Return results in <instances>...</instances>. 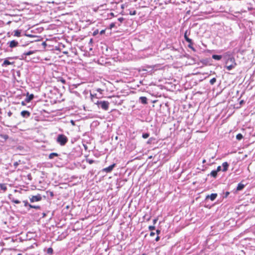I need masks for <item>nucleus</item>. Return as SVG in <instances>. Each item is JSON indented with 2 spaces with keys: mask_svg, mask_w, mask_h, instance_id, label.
Listing matches in <instances>:
<instances>
[{
  "mask_svg": "<svg viewBox=\"0 0 255 255\" xmlns=\"http://www.w3.org/2000/svg\"><path fill=\"white\" fill-rule=\"evenodd\" d=\"M229 194H230L229 192H228V191L224 193V195L223 196V198H227L228 196V195H229Z\"/></svg>",
  "mask_w": 255,
  "mask_h": 255,
  "instance_id": "28",
  "label": "nucleus"
},
{
  "mask_svg": "<svg viewBox=\"0 0 255 255\" xmlns=\"http://www.w3.org/2000/svg\"><path fill=\"white\" fill-rule=\"evenodd\" d=\"M105 31H106V30H105V29H103V30H101V31L100 32V34L101 35H103V34H105Z\"/></svg>",
  "mask_w": 255,
  "mask_h": 255,
  "instance_id": "37",
  "label": "nucleus"
},
{
  "mask_svg": "<svg viewBox=\"0 0 255 255\" xmlns=\"http://www.w3.org/2000/svg\"><path fill=\"white\" fill-rule=\"evenodd\" d=\"M136 13V12L135 10H133L132 12L130 11L129 12V14L130 15H135Z\"/></svg>",
  "mask_w": 255,
  "mask_h": 255,
  "instance_id": "36",
  "label": "nucleus"
},
{
  "mask_svg": "<svg viewBox=\"0 0 255 255\" xmlns=\"http://www.w3.org/2000/svg\"><path fill=\"white\" fill-rule=\"evenodd\" d=\"M21 104H22V105H25V103H24V102H23H23H21Z\"/></svg>",
  "mask_w": 255,
  "mask_h": 255,
  "instance_id": "50",
  "label": "nucleus"
},
{
  "mask_svg": "<svg viewBox=\"0 0 255 255\" xmlns=\"http://www.w3.org/2000/svg\"><path fill=\"white\" fill-rule=\"evenodd\" d=\"M237 65L235 59L234 57H229L226 62L225 67L229 71L235 68Z\"/></svg>",
  "mask_w": 255,
  "mask_h": 255,
  "instance_id": "1",
  "label": "nucleus"
},
{
  "mask_svg": "<svg viewBox=\"0 0 255 255\" xmlns=\"http://www.w3.org/2000/svg\"><path fill=\"white\" fill-rule=\"evenodd\" d=\"M98 33H99V30H98V29H96V30H95L94 31V32H93V35L94 36H96V35H97Z\"/></svg>",
  "mask_w": 255,
  "mask_h": 255,
  "instance_id": "29",
  "label": "nucleus"
},
{
  "mask_svg": "<svg viewBox=\"0 0 255 255\" xmlns=\"http://www.w3.org/2000/svg\"><path fill=\"white\" fill-rule=\"evenodd\" d=\"M30 201L31 203L40 201L42 199V197L40 194H37V195L32 196L31 197L29 198Z\"/></svg>",
  "mask_w": 255,
  "mask_h": 255,
  "instance_id": "5",
  "label": "nucleus"
},
{
  "mask_svg": "<svg viewBox=\"0 0 255 255\" xmlns=\"http://www.w3.org/2000/svg\"><path fill=\"white\" fill-rule=\"evenodd\" d=\"M245 186L244 184H242V183H240L238 184V185L237 187L236 190L237 191H241L244 188Z\"/></svg>",
  "mask_w": 255,
  "mask_h": 255,
  "instance_id": "14",
  "label": "nucleus"
},
{
  "mask_svg": "<svg viewBox=\"0 0 255 255\" xmlns=\"http://www.w3.org/2000/svg\"><path fill=\"white\" fill-rule=\"evenodd\" d=\"M139 102L142 104H147V99L145 97H140L139 99Z\"/></svg>",
  "mask_w": 255,
  "mask_h": 255,
  "instance_id": "12",
  "label": "nucleus"
},
{
  "mask_svg": "<svg viewBox=\"0 0 255 255\" xmlns=\"http://www.w3.org/2000/svg\"><path fill=\"white\" fill-rule=\"evenodd\" d=\"M20 115L23 118H28L30 116V113L27 111H22Z\"/></svg>",
  "mask_w": 255,
  "mask_h": 255,
  "instance_id": "9",
  "label": "nucleus"
},
{
  "mask_svg": "<svg viewBox=\"0 0 255 255\" xmlns=\"http://www.w3.org/2000/svg\"><path fill=\"white\" fill-rule=\"evenodd\" d=\"M34 98V95L33 94L29 95L28 93L27 94V97L25 100V101L28 103L30 102Z\"/></svg>",
  "mask_w": 255,
  "mask_h": 255,
  "instance_id": "11",
  "label": "nucleus"
},
{
  "mask_svg": "<svg viewBox=\"0 0 255 255\" xmlns=\"http://www.w3.org/2000/svg\"><path fill=\"white\" fill-rule=\"evenodd\" d=\"M17 255H22L21 254H18Z\"/></svg>",
  "mask_w": 255,
  "mask_h": 255,
  "instance_id": "56",
  "label": "nucleus"
},
{
  "mask_svg": "<svg viewBox=\"0 0 255 255\" xmlns=\"http://www.w3.org/2000/svg\"><path fill=\"white\" fill-rule=\"evenodd\" d=\"M222 56L219 55H213L212 58L215 60H220L222 58Z\"/></svg>",
  "mask_w": 255,
  "mask_h": 255,
  "instance_id": "20",
  "label": "nucleus"
},
{
  "mask_svg": "<svg viewBox=\"0 0 255 255\" xmlns=\"http://www.w3.org/2000/svg\"><path fill=\"white\" fill-rule=\"evenodd\" d=\"M221 170H222L221 169V166H219L217 167V169L216 170V171L217 172H218L220 171Z\"/></svg>",
  "mask_w": 255,
  "mask_h": 255,
  "instance_id": "34",
  "label": "nucleus"
},
{
  "mask_svg": "<svg viewBox=\"0 0 255 255\" xmlns=\"http://www.w3.org/2000/svg\"><path fill=\"white\" fill-rule=\"evenodd\" d=\"M42 45H43V46H45L46 45V42H43L42 43Z\"/></svg>",
  "mask_w": 255,
  "mask_h": 255,
  "instance_id": "48",
  "label": "nucleus"
},
{
  "mask_svg": "<svg viewBox=\"0 0 255 255\" xmlns=\"http://www.w3.org/2000/svg\"><path fill=\"white\" fill-rule=\"evenodd\" d=\"M192 44H193V43H192V44L189 43V44H188V47H189L190 48H191V49H193V50H195V49H194V48L193 47V46H192Z\"/></svg>",
  "mask_w": 255,
  "mask_h": 255,
  "instance_id": "38",
  "label": "nucleus"
},
{
  "mask_svg": "<svg viewBox=\"0 0 255 255\" xmlns=\"http://www.w3.org/2000/svg\"><path fill=\"white\" fill-rule=\"evenodd\" d=\"M216 78H213L210 80V83L211 85H213L216 83Z\"/></svg>",
  "mask_w": 255,
  "mask_h": 255,
  "instance_id": "26",
  "label": "nucleus"
},
{
  "mask_svg": "<svg viewBox=\"0 0 255 255\" xmlns=\"http://www.w3.org/2000/svg\"><path fill=\"white\" fill-rule=\"evenodd\" d=\"M155 227H154V226H149V227H148V229H149V230L150 231L154 230H155Z\"/></svg>",
  "mask_w": 255,
  "mask_h": 255,
  "instance_id": "31",
  "label": "nucleus"
},
{
  "mask_svg": "<svg viewBox=\"0 0 255 255\" xmlns=\"http://www.w3.org/2000/svg\"><path fill=\"white\" fill-rule=\"evenodd\" d=\"M87 161L91 164L94 162V161L92 159H88Z\"/></svg>",
  "mask_w": 255,
  "mask_h": 255,
  "instance_id": "35",
  "label": "nucleus"
},
{
  "mask_svg": "<svg viewBox=\"0 0 255 255\" xmlns=\"http://www.w3.org/2000/svg\"><path fill=\"white\" fill-rule=\"evenodd\" d=\"M154 235H155V233H154V232H151L150 233V236L151 237H153Z\"/></svg>",
  "mask_w": 255,
  "mask_h": 255,
  "instance_id": "43",
  "label": "nucleus"
},
{
  "mask_svg": "<svg viewBox=\"0 0 255 255\" xmlns=\"http://www.w3.org/2000/svg\"><path fill=\"white\" fill-rule=\"evenodd\" d=\"M205 162H206V160H205V159H204V160H203V161H202V163H205Z\"/></svg>",
  "mask_w": 255,
  "mask_h": 255,
  "instance_id": "51",
  "label": "nucleus"
},
{
  "mask_svg": "<svg viewBox=\"0 0 255 255\" xmlns=\"http://www.w3.org/2000/svg\"><path fill=\"white\" fill-rule=\"evenodd\" d=\"M229 166V164H228V163L227 162H225L223 163V164H222V166H223L222 171L223 172L226 171L228 170Z\"/></svg>",
  "mask_w": 255,
  "mask_h": 255,
  "instance_id": "13",
  "label": "nucleus"
},
{
  "mask_svg": "<svg viewBox=\"0 0 255 255\" xmlns=\"http://www.w3.org/2000/svg\"><path fill=\"white\" fill-rule=\"evenodd\" d=\"M34 52L33 51H29L28 52H25L22 54L21 57L22 59L26 58V56L30 55L34 53Z\"/></svg>",
  "mask_w": 255,
  "mask_h": 255,
  "instance_id": "10",
  "label": "nucleus"
},
{
  "mask_svg": "<svg viewBox=\"0 0 255 255\" xmlns=\"http://www.w3.org/2000/svg\"><path fill=\"white\" fill-rule=\"evenodd\" d=\"M46 253L48 255H52L53 253V250L52 248H49L46 250Z\"/></svg>",
  "mask_w": 255,
  "mask_h": 255,
  "instance_id": "23",
  "label": "nucleus"
},
{
  "mask_svg": "<svg viewBox=\"0 0 255 255\" xmlns=\"http://www.w3.org/2000/svg\"><path fill=\"white\" fill-rule=\"evenodd\" d=\"M159 239H160L159 237V236H157V237H156V239H155V241H156V242H158V241L159 240Z\"/></svg>",
  "mask_w": 255,
  "mask_h": 255,
  "instance_id": "45",
  "label": "nucleus"
},
{
  "mask_svg": "<svg viewBox=\"0 0 255 255\" xmlns=\"http://www.w3.org/2000/svg\"><path fill=\"white\" fill-rule=\"evenodd\" d=\"M97 91L99 92H101L102 91V90L101 89H98L97 90Z\"/></svg>",
  "mask_w": 255,
  "mask_h": 255,
  "instance_id": "49",
  "label": "nucleus"
},
{
  "mask_svg": "<svg viewBox=\"0 0 255 255\" xmlns=\"http://www.w3.org/2000/svg\"><path fill=\"white\" fill-rule=\"evenodd\" d=\"M45 216V214H43V217H44Z\"/></svg>",
  "mask_w": 255,
  "mask_h": 255,
  "instance_id": "55",
  "label": "nucleus"
},
{
  "mask_svg": "<svg viewBox=\"0 0 255 255\" xmlns=\"http://www.w3.org/2000/svg\"><path fill=\"white\" fill-rule=\"evenodd\" d=\"M11 195H9V198L11 200V202L15 203V204H19L20 203V202L17 199H15L14 198H11Z\"/></svg>",
  "mask_w": 255,
  "mask_h": 255,
  "instance_id": "19",
  "label": "nucleus"
},
{
  "mask_svg": "<svg viewBox=\"0 0 255 255\" xmlns=\"http://www.w3.org/2000/svg\"><path fill=\"white\" fill-rule=\"evenodd\" d=\"M21 35V31L19 30H15L14 31V36L19 37Z\"/></svg>",
  "mask_w": 255,
  "mask_h": 255,
  "instance_id": "21",
  "label": "nucleus"
},
{
  "mask_svg": "<svg viewBox=\"0 0 255 255\" xmlns=\"http://www.w3.org/2000/svg\"><path fill=\"white\" fill-rule=\"evenodd\" d=\"M118 20L120 22L122 23L124 20V18L123 17H120L118 19Z\"/></svg>",
  "mask_w": 255,
  "mask_h": 255,
  "instance_id": "32",
  "label": "nucleus"
},
{
  "mask_svg": "<svg viewBox=\"0 0 255 255\" xmlns=\"http://www.w3.org/2000/svg\"><path fill=\"white\" fill-rule=\"evenodd\" d=\"M7 44H9V46L12 48L16 47L18 45V42L15 40L8 42Z\"/></svg>",
  "mask_w": 255,
  "mask_h": 255,
  "instance_id": "8",
  "label": "nucleus"
},
{
  "mask_svg": "<svg viewBox=\"0 0 255 255\" xmlns=\"http://www.w3.org/2000/svg\"><path fill=\"white\" fill-rule=\"evenodd\" d=\"M117 99H118L117 98L115 97V100H113L112 102L115 103H117Z\"/></svg>",
  "mask_w": 255,
  "mask_h": 255,
  "instance_id": "42",
  "label": "nucleus"
},
{
  "mask_svg": "<svg viewBox=\"0 0 255 255\" xmlns=\"http://www.w3.org/2000/svg\"><path fill=\"white\" fill-rule=\"evenodd\" d=\"M95 104L98 105L99 108H101L105 111H107L109 109L110 103L108 101L98 100Z\"/></svg>",
  "mask_w": 255,
  "mask_h": 255,
  "instance_id": "3",
  "label": "nucleus"
},
{
  "mask_svg": "<svg viewBox=\"0 0 255 255\" xmlns=\"http://www.w3.org/2000/svg\"><path fill=\"white\" fill-rule=\"evenodd\" d=\"M68 139L66 136L63 134L57 135L56 141L61 146H64L68 142Z\"/></svg>",
  "mask_w": 255,
  "mask_h": 255,
  "instance_id": "2",
  "label": "nucleus"
},
{
  "mask_svg": "<svg viewBox=\"0 0 255 255\" xmlns=\"http://www.w3.org/2000/svg\"><path fill=\"white\" fill-rule=\"evenodd\" d=\"M0 188L1 190H3L4 192L7 190V187L5 184H0Z\"/></svg>",
  "mask_w": 255,
  "mask_h": 255,
  "instance_id": "22",
  "label": "nucleus"
},
{
  "mask_svg": "<svg viewBox=\"0 0 255 255\" xmlns=\"http://www.w3.org/2000/svg\"><path fill=\"white\" fill-rule=\"evenodd\" d=\"M116 166V164L113 163V164L111 165L108 167L105 168L103 169V171L104 172H106L107 173H110L111 172L114 168Z\"/></svg>",
  "mask_w": 255,
  "mask_h": 255,
  "instance_id": "7",
  "label": "nucleus"
},
{
  "mask_svg": "<svg viewBox=\"0 0 255 255\" xmlns=\"http://www.w3.org/2000/svg\"><path fill=\"white\" fill-rule=\"evenodd\" d=\"M29 208H34V209H37V210L40 209V207L39 206H35V205H29Z\"/></svg>",
  "mask_w": 255,
  "mask_h": 255,
  "instance_id": "24",
  "label": "nucleus"
},
{
  "mask_svg": "<svg viewBox=\"0 0 255 255\" xmlns=\"http://www.w3.org/2000/svg\"><path fill=\"white\" fill-rule=\"evenodd\" d=\"M49 194H50V196L53 197L54 196L53 192L52 191H49Z\"/></svg>",
  "mask_w": 255,
  "mask_h": 255,
  "instance_id": "41",
  "label": "nucleus"
},
{
  "mask_svg": "<svg viewBox=\"0 0 255 255\" xmlns=\"http://www.w3.org/2000/svg\"><path fill=\"white\" fill-rule=\"evenodd\" d=\"M16 73H17V75L18 76H20V71H17V72H16Z\"/></svg>",
  "mask_w": 255,
  "mask_h": 255,
  "instance_id": "47",
  "label": "nucleus"
},
{
  "mask_svg": "<svg viewBox=\"0 0 255 255\" xmlns=\"http://www.w3.org/2000/svg\"><path fill=\"white\" fill-rule=\"evenodd\" d=\"M142 255H145L144 254H143Z\"/></svg>",
  "mask_w": 255,
  "mask_h": 255,
  "instance_id": "58",
  "label": "nucleus"
},
{
  "mask_svg": "<svg viewBox=\"0 0 255 255\" xmlns=\"http://www.w3.org/2000/svg\"><path fill=\"white\" fill-rule=\"evenodd\" d=\"M19 163H18V162H14L13 163V166L15 167H16L18 165Z\"/></svg>",
  "mask_w": 255,
  "mask_h": 255,
  "instance_id": "39",
  "label": "nucleus"
},
{
  "mask_svg": "<svg viewBox=\"0 0 255 255\" xmlns=\"http://www.w3.org/2000/svg\"><path fill=\"white\" fill-rule=\"evenodd\" d=\"M23 202L24 204V206H25V207L28 206L29 207V205L30 204L28 203L27 201H23Z\"/></svg>",
  "mask_w": 255,
  "mask_h": 255,
  "instance_id": "30",
  "label": "nucleus"
},
{
  "mask_svg": "<svg viewBox=\"0 0 255 255\" xmlns=\"http://www.w3.org/2000/svg\"><path fill=\"white\" fill-rule=\"evenodd\" d=\"M12 63L9 62L8 60L5 59L2 64V66H6L7 65L11 64Z\"/></svg>",
  "mask_w": 255,
  "mask_h": 255,
  "instance_id": "18",
  "label": "nucleus"
},
{
  "mask_svg": "<svg viewBox=\"0 0 255 255\" xmlns=\"http://www.w3.org/2000/svg\"><path fill=\"white\" fill-rule=\"evenodd\" d=\"M243 138V135H242L241 133H238V134L236 135V138H237L238 140H241Z\"/></svg>",
  "mask_w": 255,
  "mask_h": 255,
  "instance_id": "25",
  "label": "nucleus"
},
{
  "mask_svg": "<svg viewBox=\"0 0 255 255\" xmlns=\"http://www.w3.org/2000/svg\"><path fill=\"white\" fill-rule=\"evenodd\" d=\"M149 136V134L147 132L143 133L142 135V137L145 139L148 138Z\"/></svg>",
  "mask_w": 255,
  "mask_h": 255,
  "instance_id": "27",
  "label": "nucleus"
},
{
  "mask_svg": "<svg viewBox=\"0 0 255 255\" xmlns=\"http://www.w3.org/2000/svg\"><path fill=\"white\" fill-rule=\"evenodd\" d=\"M71 123H72V124H73L74 122L73 121H71Z\"/></svg>",
  "mask_w": 255,
  "mask_h": 255,
  "instance_id": "54",
  "label": "nucleus"
},
{
  "mask_svg": "<svg viewBox=\"0 0 255 255\" xmlns=\"http://www.w3.org/2000/svg\"><path fill=\"white\" fill-rule=\"evenodd\" d=\"M218 195L217 193H212L211 195H208L206 196L205 199L204 200V202L207 203L208 200H211L212 201H214L217 198Z\"/></svg>",
  "mask_w": 255,
  "mask_h": 255,
  "instance_id": "4",
  "label": "nucleus"
},
{
  "mask_svg": "<svg viewBox=\"0 0 255 255\" xmlns=\"http://www.w3.org/2000/svg\"><path fill=\"white\" fill-rule=\"evenodd\" d=\"M62 82L63 83H65V80H62Z\"/></svg>",
  "mask_w": 255,
  "mask_h": 255,
  "instance_id": "53",
  "label": "nucleus"
},
{
  "mask_svg": "<svg viewBox=\"0 0 255 255\" xmlns=\"http://www.w3.org/2000/svg\"><path fill=\"white\" fill-rule=\"evenodd\" d=\"M150 220V218H149L148 219H147V220Z\"/></svg>",
  "mask_w": 255,
  "mask_h": 255,
  "instance_id": "57",
  "label": "nucleus"
},
{
  "mask_svg": "<svg viewBox=\"0 0 255 255\" xmlns=\"http://www.w3.org/2000/svg\"><path fill=\"white\" fill-rule=\"evenodd\" d=\"M243 102H244V101L242 100V101H241L240 102V104H243Z\"/></svg>",
  "mask_w": 255,
  "mask_h": 255,
  "instance_id": "52",
  "label": "nucleus"
},
{
  "mask_svg": "<svg viewBox=\"0 0 255 255\" xmlns=\"http://www.w3.org/2000/svg\"><path fill=\"white\" fill-rule=\"evenodd\" d=\"M12 112H11L10 111H9L8 113H7V115L9 117H11V115H12Z\"/></svg>",
  "mask_w": 255,
  "mask_h": 255,
  "instance_id": "40",
  "label": "nucleus"
},
{
  "mask_svg": "<svg viewBox=\"0 0 255 255\" xmlns=\"http://www.w3.org/2000/svg\"><path fill=\"white\" fill-rule=\"evenodd\" d=\"M200 62L204 65H207L209 63L210 60L208 58L202 59L200 60Z\"/></svg>",
  "mask_w": 255,
  "mask_h": 255,
  "instance_id": "15",
  "label": "nucleus"
},
{
  "mask_svg": "<svg viewBox=\"0 0 255 255\" xmlns=\"http://www.w3.org/2000/svg\"><path fill=\"white\" fill-rule=\"evenodd\" d=\"M217 173L218 172L216 171V170H213L211 172L210 174H208V176L210 175L211 176L215 178L217 177Z\"/></svg>",
  "mask_w": 255,
  "mask_h": 255,
  "instance_id": "17",
  "label": "nucleus"
},
{
  "mask_svg": "<svg viewBox=\"0 0 255 255\" xmlns=\"http://www.w3.org/2000/svg\"><path fill=\"white\" fill-rule=\"evenodd\" d=\"M115 26V23H112L110 25V28L112 29V28L114 27Z\"/></svg>",
  "mask_w": 255,
  "mask_h": 255,
  "instance_id": "33",
  "label": "nucleus"
},
{
  "mask_svg": "<svg viewBox=\"0 0 255 255\" xmlns=\"http://www.w3.org/2000/svg\"><path fill=\"white\" fill-rule=\"evenodd\" d=\"M190 34V30H189V31L186 30L184 33V37L185 40L187 42H188L189 43H190V44H192L193 42H192V39L189 38L188 36Z\"/></svg>",
  "mask_w": 255,
  "mask_h": 255,
  "instance_id": "6",
  "label": "nucleus"
},
{
  "mask_svg": "<svg viewBox=\"0 0 255 255\" xmlns=\"http://www.w3.org/2000/svg\"><path fill=\"white\" fill-rule=\"evenodd\" d=\"M157 221V219H154L153 220V224H155L156 223Z\"/></svg>",
  "mask_w": 255,
  "mask_h": 255,
  "instance_id": "44",
  "label": "nucleus"
},
{
  "mask_svg": "<svg viewBox=\"0 0 255 255\" xmlns=\"http://www.w3.org/2000/svg\"><path fill=\"white\" fill-rule=\"evenodd\" d=\"M58 156H59V154L58 153H55V152H52L49 155L48 157L49 159H51L54 158V157H57Z\"/></svg>",
  "mask_w": 255,
  "mask_h": 255,
  "instance_id": "16",
  "label": "nucleus"
},
{
  "mask_svg": "<svg viewBox=\"0 0 255 255\" xmlns=\"http://www.w3.org/2000/svg\"><path fill=\"white\" fill-rule=\"evenodd\" d=\"M160 230H156V234L157 235H159L160 234Z\"/></svg>",
  "mask_w": 255,
  "mask_h": 255,
  "instance_id": "46",
  "label": "nucleus"
}]
</instances>
